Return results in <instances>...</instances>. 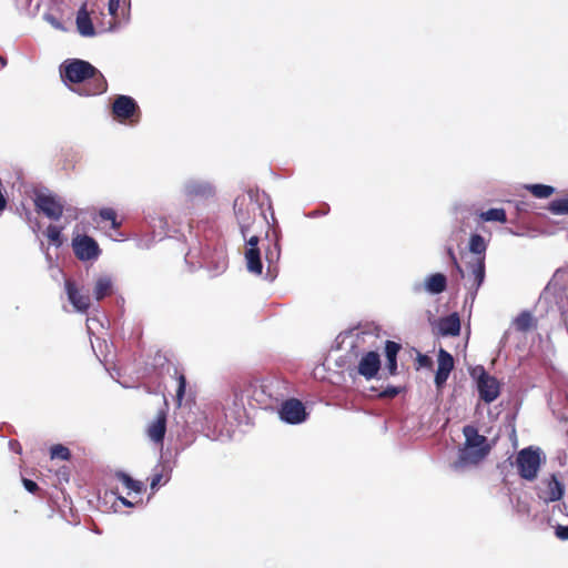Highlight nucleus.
<instances>
[{"mask_svg": "<svg viewBox=\"0 0 568 568\" xmlns=\"http://www.w3.org/2000/svg\"><path fill=\"white\" fill-rule=\"evenodd\" d=\"M60 75L64 83L78 85L71 89L79 95H99L108 89L104 75L90 62L81 59L65 60L60 67Z\"/></svg>", "mask_w": 568, "mask_h": 568, "instance_id": "nucleus-1", "label": "nucleus"}, {"mask_svg": "<svg viewBox=\"0 0 568 568\" xmlns=\"http://www.w3.org/2000/svg\"><path fill=\"white\" fill-rule=\"evenodd\" d=\"M463 434L465 436V444L459 452L458 459L453 465L455 469L478 465L487 457L491 449L487 437L480 435L475 426L466 425L463 428Z\"/></svg>", "mask_w": 568, "mask_h": 568, "instance_id": "nucleus-2", "label": "nucleus"}, {"mask_svg": "<svg viewBox=\"0 0 568 568\" xmlns=\"http://www.w3.org/2000/svg\"><path fill=\"white\" fill-rule=\"evenodd\" d=\"M541 459L538 448L527 447L518 452L516 467L523 479L532 481L537 478Z\"/></svg>", "mask_w": 568, "mask_h": 568, "instance_id": "nucleus-3", "label": "nucleus"}, {"mask_svg": "<svg viewBox=\"0 0 568 568\" xmlns=\"http://www.w3.org/2000/svg\"><path fill=\"white\" fill-rule=\"evenodd\" d=\"M476 378L479 398L486 404L496 400L500 395V382L489 375L483 366H477L471 373Z\"/></svg>", "mask_w": 568, "mask_h": 568, "instance_id": "nucleus-4", "label": "nucleus"}, {"mask_svg": "<svg viewBox=\"0 0 568 568\" xmlns=\"http://www.w3.org/2000/svg\"><path fill=\"white\" fill-rule=\"evenodd\" d=\"M266 385L258 384V381L251 378H242L234 383L232 390L235 397V403H243L246 399L248 403L254 400L258 404L266 402L265 399Z\"/></svg>", "mask_w": 568, "mask_h": 568, "instance_id": "nucleus-5", "label": "nucleus"}, {"mask_svg": "<svg viewBox=\"0 0 568 568\" xmlns=\"http://www.w3.org/2000/svg\"><path fill=\"white\" fill-rule=\"evenodd\" d=\"M112 113L119 121L138 122L140 109L135 100L129 95H118L112 104Z\"/></svg>", "mask_w": 568, "mask_h": 568, "instance_id": "nucleus-6", "label": "nucleus"}, {"mask_svg": "<svg viewBox=\"0 0 568 568\" xmlns=\"http://www.w3.org/2000/svg\"><path fill=\"white\" fill-rule=\"evenodd\" d=\"M565 487L555 474L544 478L537 486V496L546 504L560 500L564 496Z\"/></svg>", "mask_w": 568, "mask_h": 568, "instance_id": "nucleus-7", "label": "nucleus"}, {"mask_svg": "<svg viewBox=\"0 0 568 568\" xmlns=\"http://www.w3.org/2000/svg\"><path fill=\"white\" fill-rule=\"evenodd\" d=\"M72 247L75 256L80 261L95 260L101 252L97 241L88 235H78L74 237Z\"/></svg>", "mask_w": 568, "mask_h": 568, "instance_id": "nucleus-8", "label": "nucleus"}, {"mask_svg": "<svg viewBox=\"0 0 568 568\" xmlns=\"http://www.w3.org/2000/svg\"><path fill=\"white\" fill-rule=\"evenodd\" d=\"M37 211L51 220H59L63 214L62 203L53 195L38 194L34 200Z\"/></svg>", "mask_w": 568, "mask_h": 568, "instance_id": "nucleus-9", "label": "nucleus"}, {"mask_svg": "<svg viewBox=\"0 0 568 568\" xmlns=\"http://www.w3.org/2000/svg\"><path fill=\"white\" fill-rule=\"evenodd\" d=\"M280 416L290 424L302 423L306 417L305 407L303 403L296 398L287 399L281 406Z\"/></svg>", "mask_w": 568, "mask_h": 568, "instance_id": "nucleus-10", "label": "nucleus"}, {"mask_svg": "<svg viewBox=\"0 0 568 568\" xmlns=\"http://www.w3.org/2000/svg\"><path fill=\"white\" fill-rule=\"evenodd\" d=\"M381 368V357L379 354L375 351H369L363 354L361 357L358 365L356 367V373L367 381L374 378Z\"/></svg>", "mask_w": 568, "mask_h": 568, "instance_id": "nucleus-11", "label": "nucleus"}, {"mask_svg": "<svg viewBox=\"0 0 568 568\" xmlns=\"http://www.w3.org/2000/svg\"><path fill=\"white\" fill-rule=\"evenodd\" d=\"M168 409H160L155 418L148 425L146 435L155 444H163L166 433Z\"/></svg>", "mask_w": 568, "mask_h": 568, "instance_id": "nucleus-12", "label": "nucleus"}, {"mask_svg": "<svg viewBox=\"0 0 568 568\" xmlns=\"http://www.w3.org/2000/svg\"><path fill=\"white\" fill-rule=\"evenodd\" d=\"M258 242L260 239L257 235H251L247 241V248L245 251V258H246V265L247 270L251 273L254 274H261L262 273V261H261V254L258 248Z\"/></svg>", "mask_w": 568, "mask_h": 568, "instance_id": "nucleus-13", "label": "nucleus"}, {"mask_svg": "<svg viewBox=\"0 0 568 568\" xmlns=\"http://www.w3.org/2000/svg\"><path fill=\"white\" fill-rule=\"evenodd\" d=\"M65 291L70 303L73 307L81 313H85L91 305L90 296L88 294H82L74 281L68 278L64 282Z\"/></svg>", "mask_w": 568, "mask_h": 568, "instance_id": "nucleus-14", "label": "nucleus"}, {"mask_svg": "<svg viewBox=\"0 0 568 568\" xmlns=\"http://www.w3.org/2000/svg\"><path fill=\"white\" fill-rule=\"evenodd\" d=\"M466 265L469 272L468 280H471L470 288L477 291L485 280V256H473Z\"/></svg>", "mask_w": 568, "mask_h": 568, "instance_id": "nucleus-15", "label": "nucleus"}, {"mask_svg": "<svg viewBox=\"0 0 568 568\" xmlns=\"http://www.w3.org/2000/svg\"><path fill=\"white\" fill-rule=\"evenodd\" d=\"M453 368V356L447 351L440 348L438 352V367L435 375V384L438 388H440L447 382Z\"/></svg>", "mask_w": 568, "mask_h": 568, "instance_id": "nucleus-16", "label": "nucleus"}, {"mask_svg": "<svg viewBox=\"0 0 568 568\" xmlns=\"http://www.w3.org/2000/svg\"><path fill=\"white\" fill-rule=\"evenodd\" d=\"M438 329L443 336H458L460 333V318L457 313L439 318Z\"/></svg>", "mask_w": 568, "mask_h": 568, "instance_id": "nucleus-17", "label": "nucleus"}, {"mask_svg": "<svg viewBox=\"0 0 568 568\" xmlns=\"http://www.w3.org/2000/svg\"><path fill=\"white\" fill-rule=\"evenodd\" d=\"M77 28L81 36L83 37H93L95 34V30L90 17V13L87 10V3H83L77 13Z\"/></svg>", "mask_w": 568, "mask_h": 568, "instance_id": "nucleus-18", "label": "nucleus"}, {"mask_svg": "<svg viewBox=\"0 0 568 568\" xmlns=\"http://www.w3.org/2000/svg\"><path fill=\"white\" fill-rule=\"evenodd\" d=\"M402 349V345L394 341H386L385 343V356H386V367L388 369L389 375L397 374V355Z\"/></svg>", "mask_w": 568, "mask_h": 568, "instance_id": "nucleus-19", "label": "nucleus"}, {"mask_svg": "<svg viewBox=\"0 0 568 568\" xmlns=\"http://www.w3.org/2000/svg\"><path fill=\"white\" fill-rule=\"evenodd\" d=\"M425 290L430 294H440L447 288V277L443 273H434L425 280Z\"/></svg>", "mask_w": 568, "mask_h": 568, "instance_id": "nucleus-20", "label": "nucleus"}, {"mask_svg": "<svg viewBox=\"0 0 568 568\" xmlns=\"http://www.w3.org/2000/svg\"><path fill=\"white\" fill-rule=\"evenodd\" d=\"M113 293V282L108 275L99 276L94 283L93 295L97 301H101Z\"/></svg>", "mask_w": 568, "mask_h": 568, "instance_id": "nucleus-21", "label": "nucleus"}, {"mask_svg": "<svg viewBox=\"0 0 568 568\" xmlns=\"http://www.w3.org/2000/svg\"><path fill=\"white\" fill-rule=\"evenodd\" d=\"M115 478L120 480L128 489V495H131L132 493L141 494L144 490V485L142 481L133 479L124 471H116Z\"/></svg>", "mask_w": 568, "mask_h": 568, "instance_id": "nucleus-22", "label": "nucleus"}, {"mask_svg": "<svg viewBox=\"0 0 568 568\" xmlns=\"http://www.w3.org/2000/svg\"><path fill=\"white\" fill-rule=\"evenodd\" d=\"M171 470L166 469L164 465H160L154 468L151 476L150 487L152 490L158 489L162 484H166L170 480Z\"/></svg>", "mask_w": 568, "mask_h": 568, "instance_id": "nucleus-23", "label": "nucleus"}, {"mask_svg": "<svg viewBox=\"0 0 568 568\" xmlns=\"http://www.w3.org/2000/svg\"><path fill=\"white\" fill-rule=\"evenodd\" d=\"M487 244L484 237L479 234H473L469 239V251L474 256H485Z\"/></svg>", "mask_w": 568, "mask_h": 568, "instance_id": "nucleus-24", "label": "nucleus"}, {"mask_svg": "<svg viewBox=\"0 0 568 568\" xmlns=\"http://www.w3.org/2000/svg\"><path fill=\"white\" fill-rule=\"evenodd\" d=\"M479 217L486 222H500L506 223L507 216L504 209H489L488 211L481 212Z\"/></svg>", "mask_w": 568, "mask_h": 568, "instance_id": "nucleus-25", "label": "nucleus"}, {"mask_svg": "<svg viewBox=\"0 0 568 568\" xmlns=\"http://www.w3.org/2000/svg\"><path fill=\"white\" fill-rule=\"evenodd\" d=\"M526 189L537 199H547L555 193V187L546 184H530Z\"/></svg>", "mask_w": 568, "mask_h": 568, "instance_id": "nucleus-26", "label": "nucleus"}, {"mask_svg": "<svg viewBox=\"0 0 568 568\" xmlns=\"http://www.w3.org/2000/svg\"><path fill=\"white\" fill-rule=\"evenodd\" d=\"M548 210L554 215H568V194L551 201Z\"/></svg>", "mask_w": 568, "mask_h": 568, "instance_id": "nucleus-27", "label": "nucleus"}, {"mask_svg": "<svg viewBox=\"0 0 568 568\" xmlns=\"http://www.w3.org/2000/svg\"><path fill=\"white\" fill-rule=\"evenodd\" d=\"M99 216L103 221H109L111 223V227L113 230H118L121 226V222L118 221V215L115 210L112 207H103L99 211Z\"/></svg>", "mask_w": 568, "mask_h": 568, "instance_id": "nucleus-28", "label": "nucleus"}, {"mask_svg": "<svg viewBox=\"0 0 568 568\" xmlns=\"http://www.w3.org/2000/svg\"><path fill=\"white\" fill-rule=\"evenodd\" d=\"M51 459L69 460L71 457L70 449L61 444L53 445L50 449Z\"/></svg>", "mask_w": 568, "mask_h": 568, "instance_id": "nucleus-29", "label": "nucleus"}, {"mask_svg": "<svg viewBox=\"0 0 568 568\" xmlns=\"http://www.w3.org/2000/svg\"><path fill=\"white\" fill-rule=\"evenodd\" d=\"M61 227L50 224L47 227V237L50 243L54 244L55 246H60L62 244V236H61Z\"/></svg>", "mask_w": 568, "mask_h": 568, "instance_id": "nucleus-30", "label": "nucleus"}, {"mask_svg": "<svg viewBox=\"0 0 568 568\" xmlns=\"http://www.w3.org/2000/svg\"><path fill=\"white\" fill-rule=\"evenodd\" d=\"M186 389V378L184 374H180L178 377V389H176V402L178 405H181Z\"/></svg>", "mask_w": 568, "mask_h": 568, "instance_id": "nucleus-31", "label": "nucleus"}, {"mask_svg": "<svg viewBox=\"0 0 568 568\" xmlns=\"http://www.w3.org/2000/svg\"><path fill=\"white\" fill-rule=\"evenodd\" d=\"M121 2H123V4H125L128 2V6L130 7V0H109L108 10L114 21H116L119 18L118 11L120 9Z\"/></svg>", "mask_w": 568, "mask_h": 568, "instance_id": "nucleus-32", "label": "nucleus"}, {"mask_svg": "<svg viewBox=\"0 0 568 568\" xmlns=\"http://www.w3.org/2000/svg\"><path fill=\"white\" fill-rule=\"evenodd\" d=\"M530 324L531 316L527 312L521 313L516 320L517 328L520 331H527L530 327Z\"/></svg>", "mask_w": 568, "mask_h": 568, "instance_id": "nucleus-33", "label": "nucleus"}, {"mask_svg": "<svg viewBox=\"0 0 568 568\" xmlns=\"http://www.w3.org/2000/svg\"><path fill=\"white\" fill-rule=\"evenodd\" d=\"M189 193L191 195H211L213 190L210 185H191Z\"/></svg>", "mask_w": 568, "mask_h": 568, "instance_id": "nucleus-34", "label": "nucleus"}, {"mask_svg": "<svg viewBox=\"0 0 568 568\" xmlns=\"http://www.w3.org/2000/svg\"><path fill=\"white\" fill-rule=\"evenodd\" d=\"M447 254H448V256H449V258H450V261H452V264L454 265L455 270H456V271H457V273L459 274V276H460L462 278H464V277H465L464 270H463V267L460 266V264L458 263L457 257H456V255H455V252H454V250H453L452 247H448V250H447Z\"/></svg>", "mask_w": 568, "mask_h": 568, "instance_id": "nucleus-35", "label": "nucleus"}, {"mask_svg": "<svg viewBox=\"0 0 568 568\" xmlns=\"http://www.w3.org/2000/svg\"><path fill=\"white\" fill-rule=\"evenodd\" d=\"M555 535L560 540H568V525H557L555 527Z\"/></svg>", "mask_w": 568, "mask_h": 568, "instance_id": "nucleus-36", "label": "nucleus"}, {"mask_svg": "<svg viewBox=\"0 0 568 568\" xmlns=\"http://www.w3.org/2000/svg\"><path fill=\"white\" fill-rule=\"evenodd\" d=\"M22 484L24 488L31 494H37L40 490L38 484L31 479L22 478Z\"/></svg>", "mask_w": 568, "mask_h": 568, "instance_id": "nucleus-37", "label": "nucleus"}, {"mask_svg": "<svg viewBox=\"0 0 568 568\" xmlns=\"http://www.w3.org/2000/svg\"><path fill=\"white\" fill-rule=\"evenodd\" d=\"M417 363H418L419 367H427V368H429L433 365L432 358L429 356H427V355H424V354H418Z\"/></svg>", "mask_w": 568, "mask_h": 568, "instance_id": "nucleus-38", "label": "nucleus"}, {"mask_svg": "<svg viewBox=\"0 0 568 568\" xmlns=\"http://www.w3.org/2000/svg\"><path fill=\"white\" fill-rule=\"evenodd\" d=\"M240 211H236V215H237V219H239V222H240V226H241V232H242V235L244 239L247 237V233H248V224L246 223V220L241 217L240 216Z\"/></svg>", "mask_w": 568, "mask_h": 568, "instance_id": "nucleus-39", "label": "nucleus"}, {"mask_svg": "<svg viewBox=\"0 0 568 568\" xmlns=\"http://www.w3.org/2000/svg\"><path fill=\"white\" fill-rule=\"evenodd\" d=\"M398 394V389L396 387H387L385 390L381 393L382 397L394 398Z\"/></svg>", "mask_w": 568, "mask_h": 568, "instance_id": "nucleus-40", "label": "nucleus"}, {"mask_svg": "<svg viewBox=\"0 0 568 568\" xmlns=\"http://www.w3.org/2000/svg\"><path fill=\"white\" fill-rule=\"evenodd\" d=\"M118 499L121 501V504L125 507H133L134 506V503H132L131 500L126 499L125 497L123 496H118Z\"/></svg>", "mask_w": 568, "mask_h": 568, "instance_id": "nucleus-41", "label": "nucleus"}, {"mask_svg": "<svg viewBox=\"0 0 568 568\" xmlns=\"http://www.w3.org/2000/svg\"><path fill=\"white\" fill-rule=\"evenodd\" d=\"M7 65V59L2 55H0V69L4 68Z\"/></svg>", "mask_w": 568, "mask_h": 568, "instance_id": "nucleus-42", "label": "nucleus"}, {"mask_svg": "<svg viewBox=\"0 0 568 568\" xmlns=\"http://www.w3.org/2000/svg\"><path fill=\"white\" fill-rule=\"evenodd\" d=\"M237 205H239V200H235V202H234V207L236 209V207H237Z\"/></svg>", "mask_w": 568, "mask_h": 568, "instance_id": "nucleus-43", "label": "nucleus"}]
</instances>
